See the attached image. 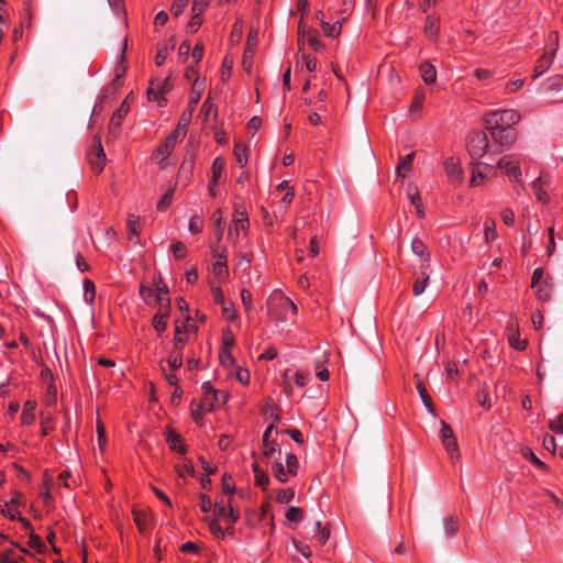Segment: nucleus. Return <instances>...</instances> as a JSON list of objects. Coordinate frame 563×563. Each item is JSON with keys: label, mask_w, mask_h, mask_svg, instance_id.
Instances as JSON below:
<instances>
[{"label": "nucleus", "mask_w": 563, "mask_h": 563, "mask_svg": "<svg viewBox=\"0 0 563 563\" xmlns=\"http://www.w3.org/2000/svg\"><path fill=\"white\" fill-rule=\"evenodd\" d=\"M155 286H156L157 295H159L163 298H168L167 297L168 287L166 286V284L163 282V279L161 277H158L157 280L155 282Z\"/></svg>", "instance_id": "69168bd1"}, {"label": "nucleus", "mask_w": 563, "mask_h": 563, "mask_svg": "<svg viewBox=\"0 0 563 563\" xmlns=\"http://www.w3.org/2000/svg\"><path fill=\"white\" fill-rule=\"evenodd\" d=\"M457 529L459 523L454 517H449L444 520V530L446 536H453Z\"/></svg>", "instance_id": "c03bdc74"}, {"label": "nucleus", "mask_w": 563, "mask_h": 563, "mask_svg": "<svg viewBox=\"0 0 563 563\" xmlns=\"http://www.w3.org/2000/svg\"><path fill=\"white\" fill-rule=\"evenodd\" d=\"M234 345V336L230 330L223 332L222 336V349H230Z\"/></svg>", "instance_id": "13d9d810"}, {"label": "nucleus", "mask_w": 563, "mask_h": 563, "mask_svg": "<svg viewBox=\"0 0 563 563\" xmlns=\"http://www.w3.org/2000/svg\"><path fill=\"white\" fill-rule=\"evenodd\" d=\"M139 221H140V218L134 216V214H131L128 218L126 227H128L130 240H133L134 238H137L139 234H140Z\"/></svg>", "instance_id": "c85d7f7f"}, {"label": "nucleus", "mask_w": 563, "mask_h": 563, "mask_svg": "<svg viewBox=\"0 0 563 563\" xmlns=\"http://www.w3.org/2000/svg\"><path fill=\"white\" fill-rule=\"evenodd\" d=\"M202 230V221L199 217L194 216L189 221V231L191 233H199Z\"/></svg>", "instance_id": "5fc2aeb1"}, {"label": "nucleus", "mask_w": 563, "mask_h": 563, "mask_svg": "<svg viewBox=\"0 0 563 563\" xmlns=\"http://www.w3.org/2000/svg\"><path fill=\"white\" fill-rule=\"evenodd\" d=\"M482 165H484V167H485L486 169H489V170H492V169H493V167H492L489 164H482V163H478V162H477V163H474V164H473V175H472V179H471V184H472L473 186L478 185V179H479V180H484V179H485V177H486V176H485V174H484L483 172H481V170H479V167H481Z\"/></svg>", "instance_id": "cd10ccee"}, {"label": "nucleus", "mask_w": 563, "mask_h": 563, "mask_svg": "<svg viewBox=\"0 0 563 563\" xmlns=\"http://www.w3.org/2000/svg\"><path fill=\"white\" fill-rule=\"evenodd\" d=\"M201 388L203 391L201 407L207 411H211L216 404H224L228 399L227 393L214 389L209 382L203 383Z\"/></svg>", "instance_id": "0eeeda50"}, {"label": "nucleus", "mask_w": 563, "mask_h": 563, "mask_svg": "<svg viewBox=\"0 0 563 563\" xmlns=\"http://www.w3.org/2000/svg\"><path fill=\"white\" fill-rule=\"evenodd\" d=\"M174 191H175L174 188H169L165 192V195L157 202V206H156L157 210L165 211L169 207L172 199H173Z\"/></svg>", "instance_id": "4c0bfd02"}, {"label": "nucleus", "mask_w": 563, "mask_h": 563, "mask_svg": "<svg viewBox=\"0 0 563 563\" xmlns=\"http://www.w3.org/2000/svg\"><path fill=\"white\" fill-rule=\"evenodd\" d=\"M342 24L341 22H336L334 24H330L328 22H322V30L327 36L335 37L341 33Z\"/></svg>", "instance_id": "473e14b6"}, {"label": "nucleus", "mask_w": 563, "mask_h": 563, "mask_svg": "<svg viewBox=\"0 0 563 563\" xmlns=\"http://www.w3.org/2000/svg\"><path fill=\"white\" fill-rule=\"evenodd\" d=\"M214 219V230L217 233L218 242L222 239L223 232H224V222L222 220L221 210H217L213 213Z\"/></svg>", "instance_id": "f704fd0d"}, {"label": "nucleus", "mask_w": 563, "mask_h": 563, "mask_svg": "<svg viewBox=\"0 0 563 563\" xmlns=\"http://www.w3.org/2000/svg\"><path fill=\"white\" fill-rule=\"evenodd\" d=\"M417 390H418V394L421 398L423 406L428 409V411L430 413L435 415V408L433 406L432 399L421 382L417 383Z\"/></svg>", "instance_id": "aec40b11"}, {"label": "nucleus", "mask_w": 563, "mask_h": 563, "mask_svg": "<svg viewBox=\"0 0 563 563\" xmlns=\"http://www.w3.org/2000/svg\"><path fill=\"white\" fill-rule=\"evenodd\" d=\"M166 442H167L168 446L173 451H176V452H179V453H185L186 452V448L183 444L181 437L178 433H176L174 430H172V429H169L167 431Z\"/></svg>", "instance_id": "2eb2a0df"}, {"label": "nucleus", "mask_w": 563, "mask_h": 563, "mask_svg": "<svg viewBox=\"0 0 563 563\" xmlns=\"http://www.w3.org/2000/svg\"><path fill=\"white\" fill-rule=\"evenodd\" d=\"M428 282H429V275L426 272H420L413 283V287H412L413 295L420 296L424 291V289L428 285Z\"/></svg>", "instance_id": "412c9836"}, {"label": "nucleus", "mask_w": 563, "mask_h": 563, "mask_svg": "<svg viewBox=\"0 0 563 563\" xmlns=\"http://www.w3.org/2000/svg\"><path fill=\"white\" fill-rule=\"evenodd\" d=\"M273 519L274 517L271 514V506L269 503L267 501L262 506V520L267 521L268 523L272 525V527H274Z\"/></svg>", "instance_id": "e2e57ef3"}, {"label": "nucleus", "mask_w": 563, "mask_h": 563, "mask_svg": "<svg viewBox=\"0 0 563 563\" xmlns=\"http://www.w3.org/2000/svg\"><path fill=\"white\" fill-rule=\"evenodd\" d=\"M29 545L35 550H42L44 543L37 534L31 531L29 536Z\"/></svg>", "instance_id": "6e6d98bb"}, {"label": "nucleus", "mask_w": 563, "mask_h": 563, "mask_svg": "<svg viewBox=\"0 0 563 563\" xmlns=\"http://www.w3.org/2000/svg\"><path fill=\"white\" fill-rule=\"evenodd\" d=\"M300 330V321L297 317L294 319L290 317H284V342L291 344L302 336Z\"/></svg>", "instance_id": "1a4fd4ad"}, {"label": "nucleus", "mask_w": 563, "mask_h": 563, "mask_svg": "<svg viewBox=\"0 0 563 563\" xmlns=\"http://www.w3.org/2000/svg\"><path fill=\"white\" fill-rule=\"evenodd\" d=\"M211 113H213V115L216 117L217 111L214 110L213 103L211 102L210 98H207L201 106L199 114L203 117L205 121H207Z\"/></svg>", "instance_id": "a19ab883"}, {"label": "nucleus", "mask_w": 563, "mask_h": 563, "mask_svg": "<svg viewBox=\"0 0 563 563\" xmlns=\"http://www.w3.org/2000/svg\"><path fill=\"white\" fill-rule=\"evenodd\" d=\"M420 74L423 81L429 85L435 81L437 78V69L433 65L429 63H422L420 65Z\"/></svg>", "instance_id": "6ab92c4d"}, {"label": "nucleus", "mask_w": 563, "mask_h": 563, "mask_svg": "<svg viewBox=\"0 0 563 563\" xmlns=\"http://www.w3.org/2000/svg\"><path fill=\"white\" fill-rule=\"evenodd\" d=\"M439 32V21L435 18L428 16L424 26V33L428 37L434 38Z\"/></svg>", "instance_id": "c756f323"}, {"label": "nucleus", "mask_w": 563, "mask_h": 563, "mask_svg": "<svg viewBox=\"0 0 563 563\" xmlns=\"http://www.w3.org/2000/svg\"><path fill=\"white\" fill-rule=\"evenodd\" d=\"M279 431L275 423H271L264 431L262 438L263 457L265 461H272L273 473L276 478L282 481V464L278 463V455L280 453L278 444Z\"/></svg>", "instance_id": "f257e3e1"}, {"label": "nucleus", "mask_w": 563, "mask_h": 563, "mask_svg": "<svg viewBox=\"0 0 563 563\" xmlns=\"http://www.w3.org/2000/svg\"><path fill=\"white\" fill-rule=\"evenodd\" d=\"M190 120L191 109H187L183 112L174 132H172L170 135L166 137L164 144L161 147H158L157 151L155 152V158L162 156V161L159 163H162L166 158V156L173 151L176 143L185 137Z\"/></svg>", "instance_id": "f03ea898"}, {"label": "nucleus", "mask_w": 563, "mask_h": 563, "mask_svg": "<svg viewBox=\"0 0 563 563\" xmlns=\"http://www.w3.org/2000/svg\"><path fill=\"white\" fill-rule=\"evenodd\" d=\"M489 140L485 132L473 131L467 137V151L473 159L482 158L488 153Z\"/></svg>", "instance_id": "20e7f679"}, {"label": "nucleus", "mask_w": 563, "mask_h": 563, "mask_svg": "<svg viewBox=\"0 0 563 563\" xmlns=\"http://www.w3.org/2000/svg\"><path fill=\"white\" fill-rule=\"evenodd\" d=\"M411 252L419 256L424 262H430V253L427 245L418 238H415L411 242Z\"/></svg>", "instance_id": "a211bd4d"}, {"label": "nucleus", "mask_w": 563, "mask_h": 563, "mask_svg": "<svg viewBox=\"0 0 563 563\" xmlns=\"http://www.w3.org/2000/svg\"><path fill=\"white\" fill-rule=\"evenodd\" d=\"M34 408L35 404L32 401H26L24 405L23 412L21 415V420L24 424H31L34 421Z\"/></svg>", "instance_id": "7c9ffc66"}, {"label": "nucleus", "mask_w": 563, "mask_h": 563, "mask_svg": "<svg viewBox=\"0 0 563 563\" xmlns=\"http://www.w3.org/2000/svg\"><path fill=\"white\" fill-rule=\"evenodd\" d=\"M213 257L218 258L212 265V271L218 276H223L227 273V256L224 251L218 252L216 249L212 250Z\"/></svg>", "instance_id": "f3484780"}, {"label": "nucleus", "mask_w": 563, "mask_h": 563, "mask_svg": "<svg viewBox=\"0 0 563 563\" xmlns=\"http://www.w3.org/2000/svg\"><path fill=\"white\" fill-rule=\"evenodd\" d=\"M497 167L504 170L507 176L514 180H519L521 177L519 161L514 155H506L501 157L497 163Z\"/></svg>", "instance_id": "9d476101"}, {"label": "nucleus", "mask_w": 563, "mask_h": 563, "mask_svg": "<svg viewBox=\"0 0 563 563\" xmlns=\"http://www.w3.org/2000/svg\"><path fill=\"white\" fill-rule=\"evenodd\" d=\"M257 42V33L255 31H251L249 34V38L246 42V46L244 48L243 57H242V66L243 69L247 73H251L252 60L254 56V48Z\"/></svg>", "instance_id": "f8f14e48"}, {"label": "nucleus", "mask_w": 563, "mask_h": 563, "mask_svg": "<svg viewBox=\"0 0 563 563\" xmlns=\"http://www.w3.org/2000/svg\"><path fill=\"white\" fill-rule=\"evenodd\" d=\"M223 169H224V159L221 157L214 158V161L212 163V183L213 184H217Z\"/></svg>", "instance_id": "72a5a7b5"}, {"label": "nucleus", "mask_w": 563, "mask_h": 563, "mask_svg": "<svg viewBox=\"0 0 563 563\" xmlns=\"http://www.w3.org/2000/svg\"><path fill=\"white\" fill-rule=\"evenodd\" d=\"M407 195H408V198L411 202L412 206H419L422 203L421 201V197L419 195V191L416 187L409 185L408 187V190H407Z\"/></svg>", "instance_id": "09e8293b"}, {"label": "nucleus", "mask_w": 563, "mask_h": 563, "mask_svg": "<svg viewBox=\"0 0 563 563\" xmlns=\"http://www.w3.org/2000/svg\"><path fill=\"white\" fill-rule=\"evenodd\" d=\"M289 434L290 438L297 442L298 444H302L303 443V437H302V433L297 430V429H294V428H290V429H284V434Z\"/></svg>", "instance_id": "052dcab7"}, {"label": "nucleus", "mask_w": 563, "mask_h": 563, "mask_svg": "<svg viewBox=\"0 0 563 563\" xmlns=\"http://www.w3.org/2000/svg\"><path fill=\"white\" fill-rule=\"evenodd\" d=\"M440 437H441L444 448L450 453L451 459L452 460L457 459L460 455H459V450H457L456 438L453 433L452 428L444 421H441Z\"/></svg>", "instance_id": "6e6552de"}, {"label": "nucleus", "mask_w": 563, "mask_h": 563, "mask_svg": "<svg viewBox=\"0 0 563 563\" xmlns=\"http://www.w3.org/2000/svg\"><path fill=\"white\" fill-rule=\"evenodd\" d=\"M522 455H523V457L529 460L536 466L543 468V470L547 468L545 463H543L540 459H538V456L529 448H525L522 450Z\"/></svg>", "instance_id": "58836bf2"}, {"label": "nucleus", "mask_w": 563, "mask_h": 563, "mask_svg": "<svg viewBox=\"0 0 563 563\" xmlns=\"http://www.w3.org/2000/svg\"><path fill=\"white\" fill-rule=\"evenodd\" d=\"M84 290H85V300L87 302H92L95 299L96 288L93 283L90 279L84 280Z\"/></svg>", "instance_id": "79ce46f5"}, {"label": "nucleus", "mask_w": 563, "mask_h": 563, "mask_svg": "<svg viewBox=\"0 0 563 563\" xmlns=\"http://www.w3.org/2000/svg\"><path fill=\"white\" fill-rule=\"evenodd\" d=\"M187 2H188V0H174L172 9H170L172 13L175 16H178L183 12L185 7L187 5Z\"/></svg>", "instance_id": "680f3d73"}, {"label": "nucleus", "mask_w": 563, "mask_h": 563, "mask_svg": "<svg viewBox=\"0 0 563 563\" xmlns=\"http://www.w3.org/2000/svg\"><path fill=\"white\" fill-rule=\"evenodd\" d=\"M297 306L287 297H284V317H297Z\"/></svg>", "instance_id": "49530a36"}, {"label": "nucleus", "mask_w": 563, "mask_h": 563, "mask_svg": "<svg viewBox=\"0 0 563 563\" xmlns=\"http://www.w3.org/2000/svg\"><path fill=\"white\" fill-rule=\"evenodd\" d=\"M202 23V20L200 18V14L199 13H195L190 20V22L188 23V29L191 33H195L199 26L201 25Z\"/></svg>", "instance_id": "338daca9"}, {"label": "nucleus", "mask_w": 563, "mask_h": 563, "mask_svg": "<svg viewBox=\"0 0 563 563\" xmlns=\"http://www.w3.org/2000/svg\"><path fill=\"white\" fill-rule=\"evenodd\" d=\"M492 140L495 144L500 146V150H495L492 152L493 155L500 154L504 150H509L517 141V131L515 129H503V128H494L486 129Z\"/></svg>", "instance_id": "39448f33"}, {"label": "nucleus", "mask_w": 563, "mask_h": 563, "mask_svg": "<svg viewBox=\"0 0 563 563\" xmlns=\"http://www.w3.org/2000/svg\"><path fill=\"white\" fill-rule=\"evenodd\" d=\"M183 364V361H181V352H176L174 354H170L169 357H168V365L170 366V368L173 369H177L181 366Z\"/></svg>", "instance_id": "864d4df0"}, {"label": "nucleus", "mask_w": 563, "mask_h": 563, "mask_svg": "<svg viewBox=\"0 0 563 563\" xmlns=\"http://www.w3.org/2000/svg\"><path fill=\"white\" fill-rule=\"evenodd\" d=\"M163 92H161V89H155L153 87H151L148 90H147V95H148V98L150 99H154V100H157L158 104L159 106H164L166 103V100L161 96Z\"/></svg>", "instance_id": "4d7b16f0"}, {"label": "nucleus", "mask_w": 563, "mask_h": 563, "mask_svg": "<svg viewBox=\"0 0 563 563\" xmlns=\"http://www.w3.org/2000/svg\"><path fill=\"white\" fill-rule=\"evenodd\" d=\"M129 111V106L126 104V102L124 101L121 107L113 113L112 115V119H111V123L115 126L120 125L121 123V120L123 119V117L128 113Z\"/></svg>", "instance_id": "ea45409f"}, {"label": "nucleus", "mask_w": 563, "mask_h": 563, "mask_svg": "<svg viewBox=\"0 0 563 563\" xmlns=\"http://www.w3.org/2000/svg\"><path fill=\"white\" fill-rule=\"evenodd\" d=\"M497 236L496 233V223L494 220H489L485 222V239L487 242L495 240Z\"/></svg>", "instance_id": "a18cd8bd"}, {"label": "nucleus", "mask_w": 563, "mask_h": 563, "mask_svg": "<svg viewBox=\"0 0 563 563\" xmlns=\"http://www.w3.org/2000/svg\"><path fill=\"white\" fill-rule=\"evenodd\" d=\"M253 471L255 474V484L256 486L261 487L263 490L267 489V486L269 484V478L266 473H264L258 465L255 463L253 464Z\"/></svg>", "instance_id": "b1692460"}, {"label": "nucleus", "mask_w": 563, "mask_h": 563, "mask_svg": "<svg viewBox=\"0 0 563 563\" xmlns=\"http://www.w3.org/2000/svg\"><path fill=\"white\" fill-rule=\"evenodd\" d=\"M172 252L176 258H183L186 255V246L183 242L177 241L172 245Z\"/></svg>", "instance_id": "3c124183"}, {"label": "nucleus", "mask_w": 563, "mask_h": 563, "mask_svg": "<svg viewBox=\"0 0 563 563\" xmlns=\"http://www.w3.org/2000/svg\"><path fill=\"white\" fill-rule=\"evenodd\" d=\"M220 362L224 367H232L235 364V360L228 349H221Z\"/></svg>", "instance_id": "37998d69"}, {"label": "nucleus", "mask_w": 563, "mask_h": 563, "mask_svg": "<svg viewBox=\"0 0 563 563\" xmlns=\"http://www.w3.org/2000/svg\"><path fill=\"white\" fill-rule=\"evenodd\" d=\"M156 302L159 305V310L157 313H166L167 319L170 310V299L163 298L159 295H156Z\"/></svg>", "instance_id": "de8ad7c7"}, {"label": "nucleus", "mask_w": 563, "mask_h": 563, "mask_svg": "<svg viewBox=\"0 0 563 563\" xmlns=\"http://www.w3.org/2000/svg\"><path fill=\"white\" fill-rule=\"evenodd\" d=\"M166 313H156L153 318V327L158 332L162 333L167 328Z\"/></svg>", "instance_id": "c9c22d12"}, {"label": "nucleus", "mask_w": 563, "mask_h": 563, "mask_svg": "<svg viewBox=\"0 0 563 563\" xmlns=\"http://www.w3.org/2000/svg\"><path fill=\"white\" fill-rule=\"evenodd\" d=\"M168 56V48L166 46H162L158 48L157 54L155 56V63L157 66H161Z\"/></svg>", "instance_id": "774afa93"}, {"label": "nucleus", "mask_w": 563, "mask_h": 563, "mask_svg": "<svg viewBox=\"0 0 563 563\" xmlns=\"http://www.w3.org/2000/svg\"><path fill=\"white\" fill-rule=\"evenodd\" d=\"M532 185H533V188H534V190H536V195H537L538 199H539L540 201H542V202H547V200H548L547 192H545V191H543V190L540 188V187H541V179H540V178L536 179V180L532 183Z\"/></svg>", "instance_id": "bf43d9fd"}, {"label": "nucleus", "mask_w": 563, "mask_h": 563, "mask_svg": "<svg viewBox=\"0 0 563 563\" xmlns=\"http://www.w3.org/2000/svg\"><path fill=\"white\" fill-rule=\"evenodd\" d=\"M555 51L556 47H551L539 58L538 64L534 68L533 78H538L539 76L547 71V69L551 66L553 62Z\"/></svg>", "instance_id": "4468645a"}, {"label": "nucleus", "mask_w": 563, "mask_h": 563, "mask_svg": "<svg viewBox=\"0 0 563 563\" xmlns=\"http://www.w3.org/2000/svg\"><path fill=\"white\" fill-rule=\"evenodd\" d=\"M520 114L514 109L489 111L483 117V124L486 129L503 128L514 129L520 121Z\"/></svg>", "instance_id": "7ed1b4c3"}, {"label": "nucleus", "mask_w": 563, "mask_h": 563, "mask_svg": "<svg viewBox=\"0 0 563 563\" xmlns=\"http://www.w3.org/2000/svg\"><path fill=\"white\" fill-rule=\"evenodd\" d=\"M510 329L512 332L508 336L509 344L518 351L525 350L527 346V341L519 339L518 329H515L512 324H510Z\"/></svg>", "instance_id": "5701e85b"}, {"label": "nucleus", "mask_w": 563, "mask_h": 563, "mask_svg": "<svg viewBox=\"0 0 563 563\" xmlns=\"http://www.w3.org/2000/svg\"><path fill=\"white\" fill-rule=\"evenodd\" d=\"M234 230L238 231V227H241L243 232H246L249 225V217L245 209L242 206L235 203L234 214Z\"/></svg>", "instance_id": "dca6fc26"}, {"label": "nucleus", "mask_w": 563, "mask_h": 563, "mask_svg": "<svg viewBox=\"0 0 563 563\" xmlns=\"http://www.w3.org/2000/svg\"><path fill=\"white\" fill-rule=\"evenodd\" d=\"M202 89V84L199 82V79L197 78L192 85L191 97L188 106V109H191V113L194 112L195 106L198 103L201 97Z\"/></svg>", "instance_id": "393cba45"}, {"label": "nucleus", "mask_w": 563, "mask_h": 563, "mask_svg": "<svg viewBox=\"0 0 563 563\" xmlns=\"http://www.w3.org/2000/svg\"><path fill=\"white\" fill-rule=\"evenodd\" d=\"M246 150L247 148L240 143H236L234 146V156L241 168H243L247 163Z\"/></svg>", "instance_id": "2f4dec72"}, {"label": "nucleus", "mask_w": 563, "mask_h": 563, "mask_svg": "<svg viewBox=\"0 0 563 563\" xmlns=\"http://www.w3.org/2000/svg\"><path fill=\"white\" fill-rule=\"evenodd\" d=\"M305 518V510L296 506H288L284 508V526L290 529H296Z\"/></svg>", "instance_id": "9b49d317"}, {"label": "nucleus", "mask_w": 563, "mask_h": 563, "mask_svg": "<svg viewBox=\"0 0 563 563\" xmlns=\"http://www.w3.org/2000/svg\"><path fill=\"white\" fill-rule=\"evenodd\" d=\"M88 161L91 168L97 174L103 170L106 164V153L99 135H96L92 140L91 147L88 152Z\"/></svg>", "instance_id": "423d86ee"}, {"label": "nucleus", "mask_w": 563, "mask_h": 563, "mask_svg": "<svg viewBox=\"0 0 563 563\" xmlns=\"http://www.w3.org/2000/svg\"><path fill=\"white\" fill-rule=\"evenodd\" d=\"M282 292L274 291L267 300V310L272 316L278 317Z\"/></svg>", "instance_id": "4be33fe9"}, {"label": "nucleus", "mask_w": 563, "mask_h": 563, "mask_svg": "<svg viewBox=\"0 0 563 563\" xmlns=\"http://www.w3.org/2000/svg\"><path fill=\"white\" fill-rule=\"evenodd\" d=\"M549 428L553 432L563 433V413H560L556 420H550Z\"/></svg>", "instance_id": "603ef678"}, {"label": "nucleus", "mask_w": 563, "mask_h": 563, "mask_svg": "<svg viewBox=\"0 0 563 563\" xmlns=\"http://www.w3.org/2000/svg\"><path fill=\"white\" fill-rule=\"evenodd\" d=\"M286 466H287V471L290 475H292V476L297 475L299 464H298V459L295 454L288 453L286 455Z\"/></svg>", "instance_id": "e433bc0d"}, {"label": "nucleus", "mask_w": 563, "mask_h": 563, "mask_svg": "<svg viewBox=\"0 0 563 563\" xmlns=\"http://www.w3.org/2000/svg\"><path fill=\"white\" fill-rule=\"evenodd\" d=\"M134 522L139 530L143 532L146 528L147 522V510L146 509H133Z\"/></svg>", "instance_id": "a878e982"}, {"label": "nucleus", "mask_w": 563, "mask_h": 563, "mask_svg": "<svg viewBox=\"0 0 563 563\" xmlns=\"http://www.w3.org/2000/svg\"><path fill=\"white\" fill-rule=\"evenodd\" d=\"M191 53V58L194 60V64L197 65L201 58H202V55H203V46L202 44H197L192 51H190Z\"/></svg>", "instance_id": "0e129e2a"}, {"label": "nucleus", "mask_w": 563, "mask_h": 563, "mask_svg": "<svg viewBox=\"0 0 563 563\" xmlns=\"http://www.w3.org/2000/svg\"><path fill=\"white\" fill-rule=\"evenodd\" d=\"M444 169L446 176L450 178L452 183H460L462 180V167L460 162L453 157L448 158L444 162Z\"/></svg>", "instance_id": "ddd939ff"}, {"label": "nucleus", "mask_w": 563, "mask_h": 563, "mask_svg": "<svg viewBox=\"0 0 563 563\" xmlns=\"http://www.w3.org/2000/svg\"><path fill=\"white\" fill-rule=\"evenodd\" d=\"M183 331H184L183 328L177 324L176 332H175V342H174V347H175L176 352L183 351V344L186 340L185 338L181 336Z\"/></svg>", "instance_id": "8fccbe9b"}, {"label": "nucleus", "mask_w": 563, "mask_h": 563, "mask_svg": "<svg viewBox=\"0 0 563 563\" xmlns=\"http://www.w3.org/2000/svg\"><path fill=\"white\" fill-rule=\"evenodd\" d=\"M413 158H415V153H410L404 157H400L399 164L397 166L398 176L404 177L402 172H408L411 169Z\"/></svg>", "instance_id": "bb28decb"}]
</instances>
